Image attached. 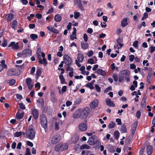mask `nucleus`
Masks as SVG:
<instances>
[{
	"instance_id": "obj_30",
	"label": "nucleus",
	"mask_w": 155,
	"mask_h": 155,
	"mask_svg": "<svg viewBox=\"0 0 155 155\" xmlns=\"http://www.w3.org/2000/svg\"><path fill=\"white\" fill-rule=\"evenodd\" d=\"M107 149L111 153H113L115 151L114 147L112 145L109 146L107 147Z\"/></svg>"
},
{
	"instance_id": "obj_48",
	"label": "nucleus",
	"mask_w": 155,
	"mask_h": 155,
	"mask_svg": "<svg viewBox=\"0 0 155 155\" xmlns=\"http://www.w3.org/2000/svg\"><path fill=\"white\" fill-rule=\"evenodd\" d=\"M19 105L20 107V108L22 109L25 110V109L26 107H25V105L24 104L22 103H19Z\"/></svg>"
},
{
	"instance_id": "obj_45",
	"label": "nucleus",
	"mask_w": 155,
	"mask_h": 155,
	"mask_svg": "<svg viewBox=\"0 0 155 155\" xmlns=\"http://www.w3.org/2000/svg\"><path fill=\"white\" fill-rule=\"evenodd\" d=\"M85 69V67L84 66H82L80 68V70L82 72H81V74H84L85 71H84Z\"/></svg>"
},
{
	"instance_id": "obj_41",
	"label": "nucleus",
	"mask_w": 155,
	"mask_h": 155,
	"mask_svg": "<svg viewBox=\"0 0 155 155\" xmlns=\"http://www.w3.org/2000/svg\"><path fill=\"white\" fill-rule=\"evenodd\" d=\"M74 18L75 19H78V17H79L81 15L80 13L79 12H77L76 11H75L74 13Z\"/></svg>"
},
{
	"instance_id": "obj_29",
	"label": "nucleus",
	"mask_w": 155,
	"mask_h": 155,
	"mask_svg": "<svg viewBox=\"0 0 155 155\" xmlns=\"http://www.w3.org/2000/svg\"><path fill=\"white\" fill-rule=\"evenodd\" d=\"M61 17L59 14L56 15L54 17V20L57 22H60L61 20Z\"/></svg>"
},
{
	"instance_id": "obj_10",
	"label": "nucleus",
	"mask_w": 155,
	"mask_h": 155,
	"mask_svg": "<svg viewBox=\"0 0 155 155\" xmlns=\"http://www.w3.org/2000/svg\"><path fill=\"white\" fill-rule=\"evenodd\" d=\"M78 128L80 131H85L87 128V124L84 123H82L79 125Z\"/></svg>"
},
{
	"instance_id": "obj_47",
	"label": "nucleus",
	"mask_w": 155,
	"mask_h": 155,
	"mask_svg": "<svg viewBox=\"0 0 155 155\" xmlns=\"http://www.w3.org/2000/svg\"><path fill=\"white\" fill-rule=\"evenodd\" d=\"M113 77L114 78V80L115 81H117L118 80V78L117 75L115 74H113Z\"/></svg>"
},
{
	"instance_id": "obj_14",
	"label": "nucleus",
	"mask_w": 155,
	"mask_h": 155,
	"mask_svg": "<svg viewBox=\"0 0 155 155\" xmlns=\"http://www.w3.org/2000/svg\"><path fill=\"white\" fill-rule=\"evenodd\" d=\"M105 102L106 104L108 106L111 107H114L115 106V105L113 102L111 101L110 98H107Z\"/></svg>"
},
{
	"instance_id": "obj_11",
	"label": "nucleus",
	"mask_w": 155,
	"mask_h": 155,
	"mask_svg": "<svg viewBox=\"0 0 155 155\" xmlns=\"http://www.w3.org/2000/svg\"><path fill=\"white\" fill-rule=\"evenodd\" d=\"M47 28L48 30L54 34H58L59 33V31L56 28H55L53 27H51V26H48L47 27Z\"/></svg>"
},
{
	"instance_id": "obj_2",
	"label": "nucleus",
	"mask_w": 155,
	"mask_h": 155,
	"mask_svg": "<svg viewBox=\"0 0 155 155\" xmlns=\"http://www.w3.org/2000/svg\"><path fill=\"white\" fill-rule=\"evenodd\" d=\"M130 72L127 70L122 71L119 74L118 81L120 82H121L124 80H126L127 82L130 81Z\"/></svg>"
},
{
	"instance_id": "obj_33",
	"label": "nucleus",
	"mask_w": 155,
	"mask_h": 155,
	"mask_svg": "<svg viewBox=\"0 0 155 155\" xmlns=\"http://www.w3.org/2000/svg\"><path fill=\"white\" fill-rule=\"evenodd\" d=\"M90 148V147L87 144H84L82 145L80 147V149L81 150H83L85 149H89Z\"/></svg>"
},
{
	"instance_id": "obj_51",
	"label": "nucleus",
	"mask_w": 155,
	"mask_h": 155,
	"mask_svg": "<svg viewBox=\"0 0 155 155\" xmlns=\"http://www.w3.org/2000/svg\"><path fill=\"white\" fill-rule=\"evenodd\" d=\"M98 143V145H95L94 146V147L96 149H98L100 148V145H101V143L99 142L98 140H97L96 141V143Z\"/></svg>"
},
{
	"instance_id": "obj_13",
	"label": "nucleus",
	"mask_w": 155,
	"mask_h": 155,
	"mask_svg": "<svg viewBox=\"0 0 155 155\" xmlns=\"http://www.w3.org/2000/svg\"><path fill=\"white\" fill-rule=\"evenodd\" d=\"M137 125V123L136 122L133 124L132 126L131 132L132 136L134 134L135 132Z\"/></svg>"
},
{
	"instance_id": "obj_56",
	"label": "nucleus",
	"mask_w": 155,
	"mask_h": 155,
	"mask_svg": "<svg viewBox=\"0 0 155 155\" xmlns=\"http://www.w3.org/2000/svg\"><path fill=\"white\" fill-rule=\"evenodd\" d=\"M141 116V113L140 110L137 111L136 113V116L138 118L140 119Z\"/></svg>"
},
{
	"instance_id": "obj_55",
	"label": "nucleus",
	"mask_w": 155,
	"mask_h": 155,
	"mask_svg": "<svg viewBox=\"0 0 155 155\" xmlns=\"http://www.w3.org/2000/svg\"><path fill=\"white\" fill-rule=\"evenodd\" d=\"M51 100L53 103H55L57 101V99L54 96H53L51 98Z\"/></svg>"
},
{
	"instance_id": "obj_22",
	"label": "nucleus",
	"mask_w": 155,
	"mask_h": 155,
	"mask_svg": "<svg viewBox=\"0 0 155 155\" xmlns=\"http://www.w3.org/2000/svg\"><path fill=\"white\" fill-rule=\"evenodd\" d=\"M39 103V106L41 108H43L44 106V101L43 98H41L39 99V100H37Z\"/></svg>"
},
{
	"instance_id": "obj_15",
	"label": "nucleus",
	"mask_w": 155,
	"mask_h": 155,
	"mask_svg": "<svg viewBox=\"0 0 155 155\" xmlns=\"http://www.w3.org/2000/svg\"><path fill=\"white\" fill-rule=\"evenodd\" d=\"M98 102L97 100L92 101L90 104V107L92 108H95L98 105Z\"/></svg>"
},
{
	"instance_id": "obj_35",
	"label": "nucleus",
	"mask_w": 155,
	"mask_h": 155,
	"mask_svg": "<svg viewBox=\"0 0 155 155\" xmlns=\"http://www.w3.org/2000/svg\"><path fill=\"white\" fill-rule=\"evenodd\" d=\"M115 125V123L113 121H111L108 125L107 126L109 129L113 128Z\"/></svg>"
},
{
	"instance_id": "obj_31",
	"label": "nucleus",
	"mask_w": 155,
	"mask_h": 155,
	"mask_svg": "<svg viewBox=\"0 0 155 155\" xmlns=\"http://www.w3.org/2000/svg\"><path fill=\"white\" fill-rule=\"evenodd\" d=\"M59 78L61 81V83L62 84H67V83L65 81V78L62 74L60 75L59 76Z\"/></svg>"
},
{
	"instance_id": "obj_12",
	"label": "nucleus",
	"mask_w": 155,
	"mask_h": 155,
	"mask_svg": "<svg viewBox=\"0 0 155 155\" xmlns=\"http://www.w3.org/2000/svg\"><path fill=\"white\" fill-rule=\"evenodd\" d=\"M32 114L35 119L36 120L38 118L39 112L37 109H34L32 111Z\"/></svg>"
},
{
	"instance_id": "obj_7",
	"label": "nucleus",
	"mask_w": 155,
	"mask_h": 155,
	"mask_svg": "<svg viewBox=\"0 0 155 155\" xmlns=\"http://www.w3.org/2000/svg\"><path fill=\"white\" fill-rule=\"evenodd\" d=\"M61 136L59 135H56L53 136L51 139V143L53 144L58 143L61 139Z\"/></svg>"
},
{
	"instance_id": "obj_39",
	"label": "nucleus",
	"mask_w": 155,
	"mask_h": 155,
	"mask_svg": "<svg viewBox=\"0 0 155 155\" xmlns=\"http://www.w3.org/2000/svg\"><path fill=\"white\" fill-rule=\"evenodd\" d=\"M1 63L3 68H4L5 69L7 68V66L6 64H5V60H2L1 61Z\"/></svg>"
},
{
	"instance_id": "obj_63",
	"label": "nucleus",
	"mask_w": 155,
	"mask_h": 155,
	"mask_svg": "<svg viewBox=\"0 0 155 155\" xmlns=\"http://www.w3.org/2000/svg\"><path fill=\"white\" fill-rule=\"evenodd\" d=\"M31 153L30 151V149L27 148L26 149V153L25 154V155H30Z\"/></svg>"
},
{
	"instance_id": "obj_8",
	"label": "nucleus",
	"mask_w": 155,
	"mask_h": 155,
	"mask_svg": "<svg viewBox=\"0 0 155 155\" xmlns=\"http://www.w3.org/2000/svg\"><path fill=\"white\" fill-rule=\"evenodd\" d=\"M32 51L29 48H26L22 52V55L25 57H30L31 55Z\"/></svg>"
},
{
	"instance_id": "obj_25",
	"label": "nucleus",
	"mask_w": 155,
	"mask_h": 155,
	"mask_svg": "<svg viewBox=\"0 0 155 155\" xmlns=\"http://www.w3.org/2000/svg\"><path fill=\"white\" fill-rule=\"evenodd\" d=\"M84 58V56L83 54L80 53L78 54L77 59L79 62H82L83 61Z\"/></svg>"
},
{
	"instance_id": "obj_43",
	"label": "nucleus",
	"mask_w": 155,
	"mask_h": 155,
	"mask_svg": "<svg viewBox=\"0 0 155 155\" xmlns=\"http://www.w3.org/2000/svg\"><path fill=\"white\" fill-rule=\"evenodd\" d=\"M117 43H118L119 44H121V43L123 42V38L119 37L117 39Z\"/></svg>"
},
{
	"instance_id": "obj_61",
	"label": "nucleus",
	"mask_w": 155,
	"mask_h": 155,
	"mask_svg": "<svg viewBox=\"0 0 155 155\" xmlns=\"http://www.w3.org/2000/svg\"><path fill=\"white\" fill-rule=\"evenodd\" d=\"M116 121L117 123V125H120L121 124L122 122L120 119L117 118L116 119Z\"/></svg>"
},
{
	"instance_id": "obj_57",
	"label": "nucleus",
	"mask_w": 155,
	"mask_h": 155,
	"mask_svg": "<svg viewBox=\"0 0 155 155\" xmlns=\"http://www.w3.org/2000/svg\"><path fill=\"white\" fill-rule=\"evenodd\" d=\"M15 80L13 79H12L9 81V84L11 85H14L15 83Z\"/></svg>"
},
{
	"instance_id": "obj_32",
	"label": "nucleus",
	"mask_w": 155,
	"mask_h": 155,
	"mask_svg": "<svg viewBox=\"0 0 155 155\" xmlns=\"http://www.w3.org/2000/svg\"><path fill=\"white\" fill-rule=\"evenodd\" d=\"M114 135L116 139H118L120 135V133L117 130L115 131L114 133Z\"/></svg>"
},
{
	"instance_id": "obj_40",
	"label": "nucleus",
	"mask_w": 155,
	"mask_h": 155,
	"mask_svg": "<svg viewBox=\"0 0 155 155\" xmlns=\"http://www.w3.org/2000/svg\"><path fill=\"white\" fill-rule=\"evenodd\" d=\"M86 87L92 90L94 89V88L93 85L90 83H88L87 84H86Z\"/></svg>"
},
{
	"instance_id": "obj_17",
	"label": "nucleus",
	"mask_w": 155,
	"mask_h": 155,
	"mask_svg": "<svg viewBox=\"0 0 155 155\" xmlns=\"http://www.w3.org/2000/svg\"><path fill=\"white\" fill-rule=\"evenodd\" d=\"M96 73L103 76H105L106 75L105 71L101 69H97L96 71Z\"/></svg>"
},
{
	"instance_id": "obj_34",
	"label": "nucleus",
	"mask_w": 155,
	"mask_h": 155,
	"mask_svg": "<svg viewBox=\"0 0 155 155\" xmlns=\"http://www.w3.org/2000/svg\"><path fill=\"white\" fill-rule=\"evenodd\" d=\"M17 24V21L15 20H13L12 23L11 27L12 28L15 29L16 27Z\"/></svg>"
},
{
	"instance_id": "obj_3",
	"label": "nucleus",
	"mask_w": 155,
	"mask_h": 155,
	"mask_svg": "<svg viewBox=\"0 0 155 155\" xmlns=\"http://www.w3.org/2000/svg\"><path fill=\"white\" fill-rule=\"evenodd\" d=\"M27 137L31 140H33L35 136V132L34 129L32 128L29 127L26 131Z\"/></svg>"
},
{
	"instance_id": "obj_20",
	"label": "nucleus",
	"mask_w": 155,
	"mask_h": 155,
	"mask_svg": "<svg viewBox=\"0 0 155 155\" xmlns=\"http://www.w3.org/2000/svg\"><path fill=\"white\" fill-rule=\"evenodd\" d=\"M152 147L150 145L148 146L147 147V153L148 155H150L152 153Z\"/></svg>"
},
{
	"instance_id": "obj_26",
	"label": "nucleus",
	"mask_w": 155,
	"mask_h": 155,
	"mask_svg": "<svg viewBox=\"0 0 155 155\" xmlns=\"http://www.w3.org/2000/svg\"><path fill=\"white\" fill-rule=\"evenodd\" d=\"M41 73L42 72L41 69H37L35 75V78L36 79L38 80V79L39 77L41 76Z\"/></svg>"
},
{
	"instance_id": "obj_36",
	"label": "nucleus",
	"mask_w": 155,
	"mask_h": 155,
	"mask_svg": "<svg viewBox=\"0 0 155 155\" xmlns=\"http://www.w3.org/2000/svg\"><path fill=\"white\" fill-rule=\"evenodd\" d=\"M152 73H148V74L147 76V82L149 84L150 83V78L152 76Z\"/></svg>"
},
{
	"instance_id": "obj_37",
	"label": "nucleus",
	"mask_w": 155,
	"mask_h": 155,
	"mask_svg": "<svg viewBox=\"0 0 155 155\" xmlns=\"http://www.w3.org/2000/svg\"><path fill=\"white\" fill-rule=\"evenodd\" d=\"M30 37L33 40H35V39L38 38V36L36 34H32L30 35Z\"/></svg>"
},
{
	"instance_id": "obj_59",
	"label": "nucleus",
	"mask_w": 155,
	"mask_h": 155,
	"mask_svg": "<svg viewBox=\"0 0 155 155\" xmlns=\"http://www.w3.org/2000/svg\"><path fill=\"white\" fill-rule=\"evenodd\" d=\"M95 89L98 92L101 91V88L100 87L97 85L96 84L95 86Z\"/></svg>"
},
{
	"instance_id": "obj_28",
	"label": "nucleus",
	"mask_w": 155,
	"mask_h": 155,
	"mask_svg": "<svg viewBox=\"0 0 155 155\" xmlns=\"http://www.w3.org/2000/svg\"><path fill=\"white\" fill-rule=\"evenodd\" d=\"M61 144V142H60L56 145L54 148V150L58 152L61 149V147L62 145Z\"/></svg>"
},
{
	"instance_id": "obj_42",
	"label": "nucleus",
	"mask_w": 155,
	"mask_h": 155,
	"mask_svg": "<svg viewBox=\"0 0 155 155\" xmlns=\"http://www.w3.org/2000/svg\"><path fill=\"white\" fill-rule=\"evenodd\" d=\"M21 131L16 132L14 134V136L15 137H19L21 135Z\"/></svg>"
},
{
	"instance_id": "obj_44",
	"label": "nucleus",
	"mask_w": 155,
	"mask_h": 155,
	"mask_svg": "<svg viewBox=\"0 0 155 155\" xmlns=\"http://www.w3.org/2000/svg\"><path fill=\"white\" fill-rule=\"evenodd\" d=\"M81 102V99L79 98H77L76 99L74 103L76 104H79Z\"/></svg>"
},
{
	"instance_id": "obj_52",
	"label": "nucleus",
	"mask_w": 155,
	"mask_h": 155,
	"mask_svg": "<svg viewBox=\"0 0 155 155\" xmlns=\"http://www.w3.org/2000/svg\"><path fill=\"white\" fill-rule=\"evenodd\" d=\"M135 56L133 55H130L129 56V59L130 61H131L132 62L134 60L135 58Z\"/></svg>"
},
{
	"instance_id": "obj_18",
	"label": "nucleus",
	"mask_w": 155,
	"mask_h": 155,
	"mask_svg": "<svg viewBox=\"0 0 155 155\" xmlns=\"http://www.w3.org/2000/svg\"><path fill=\"white\" fill-rule=\"evenodd\" d=\"M61 150L63 151L64 150H67L68 148V145L67 143H63L61 142Z\"/></svg>"
},
{
	"instance_id": "obj_4",
	"label": "nucleus",
	"mask_w": 155,
	"mask_h": 155,
	"mask_svg": "<svg viewBox=\"0 0 155 155\" xmlns=\"http://www.w3.org/2000/svg\"><path fill=\"white\" fill-rule=\"evenodd\" d=\"M40 117L41 126L45 129H46L48 127V122L46 116L45 114H42L40 115Z\"/></svg>"
},
{
	"instance_id": "obj_6",
	"label": "nucleus",
	"mask_w": 155,
	"mask_h": 155,
	"mask_svg": "<svg viewBox=\"0 0 155 155\" xmlns=\"http://www.w3.org/2000/svg\"><path fill=\"white\" fill-rule=\"evenodd\" d=\"M7 74L8 76H11L13 75L18 76L20 74V73L16 69L12 68L8 70Z\"/></svg>"
},
{
	"instance_id": "obj_19",
	"label": "nucleus",
	"mask_w": 155,
	"mask_h": 155,
	"mask_svg": "<svg viewBox=\"0 0 155 155\" xmlns=\"http://www.w3.org/2000/svg\"><path fill=\"white\" fill-rule=\"evenodd\" d=\"M24 112L23 111L21 114L17 112L16 114V117L18 120H20L22 119L24 116Z\"/></svg>"
},
{
	"instance_id": "obj_24",
	"label": "nucleus",
	"mask_w": 155,
	"mask_h": 155,
	"mask_svg": "<svg viewBox=\"0 0 155 155\" xmlns=\"http://www.w3.org/2000/svg\"><path fill=\"white\" fill-rule=\"evenodd\" d=\"M120 131L122 133H126L127 132V128L125 125H123L121 126Z\"/></svg>"
},
{
	"instance_id": "obj_62",
	"label": "nucleus",
	"mask_w": 155,
	"mask_h": 155,
	"mask_svg": "<svg viewBox=\"0 0 155 155\" xmlns=\"http://www.w3.org/2000/svg\"><path fill=\"white\" fill-rule=\"evenodd\" d=\"M35 25L34 24H31L29 25V27L30 29H33L35 28Z\"/></svg>"
},
{
	"instance_id": "obj_58",
	"label": "nucleus",
	"mask_w": 155,
	"mask_h": 155,
	"mask_svg": "<svg viewBox=\"0 0 155 155\" xmlns=\"http://www.w3.org/2000/svg\"><path fill=\"white\" fill-rule=\"evenodd\" d=\"M138 41H136L133 43V45L134 47L137 48L138 46Z\"/></svg>"
},
{
	"instance_id": "obj_16",
	"label": "nucleus",
	"mask_w": 155,
	"mask_h": 155,
	"mask_svg": "<svg viewBox=\"0 0 155 155\" xmlns=\"http://www.w3.org/2000/svg\"><path fill=\"white\" fill-rule=\"evenodd\" d=\"M14 15L12 13H9L6 15L5 18L6 20L9 21H11L13 19Z\"/></svg>"
},
{
	"instance_id": "obj_1",
	"label": "nucleus",
	"mask_w": 155,
	"mask_h": 155,
	"mask_svg": "<svg viewBox=\"0 0 155 155\" xmlns=\"http://www.w3.org/2000/svg\"><path fill=\"white\" fill-rule=\"evenodd\" d=\"M90 111V108L87 107L84 109H78L73 115V117L74 119L80 118L82 120L86 119L89 114Z\"/></svg>"
},
{
	"instance_id": "obj_49",
	"label": "nucleus",
	"mask_w": 155,
	"mask_h": 155,
	"mask_svg": "<svg viewBox=\"0 0 155 155\" xmlns=\"http://www.w3.org/2000/svg\"><path fill=\"white\" fill-rule=\"evenodd\" d=\"M41 48L39 47L38 48L37 50L36 51V54L37 56H40V54L41 53Z\"/></svg>"
},
{
	"instance_id": "obj_60",
	"label": "nucleus",
	"mask_w": 155,
	"mask_h": 155,
	"mask_svg": "<svg viewBox=\"0 0 155 155\" xmlns=\"http://www.w3.org/2000/svg\"><path fill=\"white\" fill-rule=\"evenodd\" d=\"M7 45V41L6 40L4 39L3 42L2 44V46L3 47H5Z\"/></svg>"
},
{
	"instance_id": "obj_50",
	"label": "nucleus",
	"mask_w": 155,
	"mask_h": 155,
	"mask_svg": "<svg viewBox=\"0 0 155 155\" xmlns=\"http://www.w3.org/2000/svg\"><path fill=\"white\" fill-rule=\"evenodd\" d=\"M32 80L31 78H28L26 79V83L27 84H28L31 83Z\"/></svg>"
},
{
	"instance_id": "obj_21",
	"label": "nucleus",
	"mask_w": 155,
	"mask_h": 155,
	"mask_svg": "<svg viewBox=\"0 0 155 155\" xmlns=\"http://www.w3.org/2000/svg\"><path fill=\"white\" fill-rule=\"evenodd\" d=\"M38 62L40 64H43L44 66H45L48 64V62L45 58H43L42 60L40 59Z\"/></svg>"
},
{
	"instance_id": "obj_53",
	"label": "nucleus",
	"mask_w": 155,
	"mask_h": 155,
	"mask_svg": "<svg viewBox=\"0 0 155 155\" xmlns=\"http://www.w3.org/2000/svg\"><path fill=\"white\" fill-rule=\"evenodd\" d=\"M87 62L88 63L91 64H94V60L92 58H90L89 59L88 61Z\"/></svg>"
},
{
	"instance_id": "obj_54",
	"label": "nucleus",
	"mask_w": 155,
	"mask_h": 155,
	"mask_svg": "<svg viewBox=\"0 0 155 155\" xmlns=\"http://www.w3.org/2000/svg\"><path fill=\"white\" fill-rule=\"evenodd\" d=\"M88 38V37L87 35L86 34L84 33V34L83 38L85 42H86L87 41Z\"/></svg>"
},
{
	"instance_id": "obj_27",
	"label": "nucleus",
	"mask_w": 155,
	"mask_h": 155,
	"mask_svg": "<svg viewBox=\"0 0 155 155\" xmlns=\"http://www.w3.org/2000/svg\"><path fill=\"white\" fill-rule=\"evenodd\" d=\"M127 19L126 18H124L121 22V26L122 27H124L127 25Z\"/></svg>"
},
{
	"instance_id": "obj_9",
	"label": "nucleus",
	"mask_w": 155,
	"mask_h": 155,
	"mask_svg": "<svg viewBox=\"0 0 155 155\" xmlns=\"http://www.w3.org/2000/svg\"><path fill=\"white\" fill-rule=\"evenodd\" d=\"M12 47V48L13 49H18L19 47L18 42L15 43L14 41L11 42L10 44L8 45V47Z\"/></svg>"
},
{
	"instance_id": "obj_64",
	"label": "nucleus",
	"mask_w": 155,
	"mask_h": 155,
	"mask_svg": "<svg viewBox=\"0 0 155 155\" xmlns=\"http://www.w3.org/2000/svg\"><path fill=\"white\" fill-rule=\"evenodd\" d=\"M54 9L53 8L51 7L50 9H49L47 13V14H50L53 12Z\"/></svg>"
},
{
	"instance_id": "obj_23",
	"label": "nucleus",
	"mask_w": 155,
	"mask_h": 155,
	"mask_svg": "<svg viewBox=\"0 0 155 155\" xmlns=\"http://www.w3.org/2000/svg\"><path fill=\"white\" fill-rule=\"evenodd\" d=\"M81 47L84 49H87L89 46V45L87 43H85L83 42H81Z\"/></svg>"
},
{
	"instance_id": "obj_38",
	"label": "nucleus",
	"mask_w": 155,
	"mask_h": 155,
	"mask_svg": "<svg viewBox=\"0 0 155 155\" xmlns=\"http://www.w3.org/2000/svg\"><path fill=\"white\" fill-rule=\"evenodd\" d=\"M123 45V44H120L118 43H117L114 45V48H117V49H120Z\"/></svg>"
},
{
	"instance_id": "obj_5",
	"label": "nucleus",
	"mask_w": 155,
	"mask_h": 155,
	"mask_svg": "<svg viewBox=\"0 0 155 155\" xmlns=\"http://www.w3.org/2000/svg\"><path fill=\"white\" fill-rule=\"evenodd\" d=\"M63 60L64 63L67 65H72V60L71 58L68 55L64 54L63 56Z\"/></svg>"
},
{
	"instance_id": "obj_46",
	"label": "nucleus",
	"mask_w": 155,
	"mask_h": 155,
	"mask_svg": "<svg viewBox=\"0 0 155 155\" xmlns=\"http://www.w3.org/2000/svg\"><path fill=\"white\" fill-rule=\"evenodd\" d=\"M71 65H67L66 70L68 71H73L74 69L73 68L71 67Z\"/></svg>"
}]
</instances>
